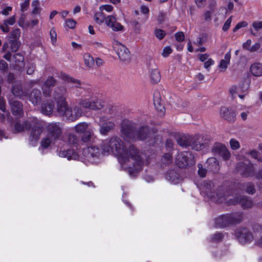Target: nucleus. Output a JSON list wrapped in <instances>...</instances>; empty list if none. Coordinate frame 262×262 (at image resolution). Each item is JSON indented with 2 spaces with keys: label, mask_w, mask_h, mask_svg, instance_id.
<instances>
[{
  "label": "nucleus",
  "mask_w": 262,
  "mask_h": 262,
  "mask_svg": "<svg viewBox=\"0 0 262 262\" xmlns=\"http://www.w3.org/2000/svg\"><path fill=\"white\" fill-rule=\"evenodd\" d=\"M67 89L63 86L55 88L53 98L56 103V111L59 115L66 117L69 121H73L81 116V110L78 106L69 107L67 101Z\"/></svg>",
  "instance_id": "obj_1"
},
{
  "label": "nucleus",
  "mask_w": 262,
  "mask_h": 262,
  "mask_svg": "<svg viewBox=\"0 0 262 262\" xmlns=\"http://www.w3.org/2000/svg\"><path fill=\"white\" fill-rule=\"evenodd\" d=\"M121 132L124 138L134 141L145 140L150 134L149 127L143 126L137 129L135 124L128 120L122 121Z\"/></svg>",
  "instance_id": "obj_2"
},
{
  "label": "nucleus",
  "mask_w": 262,
  "mask_h": 262,
  "mask_svg": "<svg viewBox=\"0 0 262 262\" xmlns=\"http://www.w3.org/2000/svg\"><path fill=\"white\" fill-rule=\"evenodd\" d=\"M107 145L106 142H102L99 146L88 147L83 149V154L89 161L94 163L95 159L99 158L101 155H107L106 152H108V149L105 148V146Z\"/></svg>",
  "instance_id": "obj_3"
},
{
  "label": "nucleus",
  "mask_w": 262,
  "mask_h": 262,
  "mask_svg": "<svg viewBox=\"0 0 262 262\" xmlns=\"http://www.w3.org/2000/svg\"><path fill=\"white\" fill-rule=\"evenodd\" d=\"M243 220V214L239 213L221 215L215 220L216 227L224 228L231 224H238Z\"/></svg>",
  "instance_id": "obj_4"
},
{
  "label": "nucleus",
  "mask_w": 262,
  "mask_h": 262,
  "mask_svg": "<svg viewBox=\"0 0 262 262\" xmlns=\"http://www.w3.org/2000/svg\"><path fill=\"white\" fill-rule=\"evenodd\" d=\"M102 142L107 143V145L105 146V148L108 149V152H106L107 155L113 153L121 157L123 156L124 154H125L126 150H124L123 142L118 137H113L108 142L104 141Z\"/></svg>",
  "instance_id": "obj_5"
},
{
  "label": "nucleus",
  "mask_w": 262,
  "mask_h": 262,
  "mask_svg": "<svg viewBox=\"0 0 262 262\" xmlns=\"http://www.w3.org/2000/svg\"><path fill=\"white\" fill-rule=\"evenodd\" d=\"M176 162L179 168H186L195 163L194 157L190 151H183L177 155Z\"/></svg>",
  "instance_id": "obj_6"
},
{
  "label": "nucleus",
  "mask_w": 262,
  "mask_h": 262,
  "mask_svg": "<svg viewBox=\"0 0 262 262\" xmlns=\"http://www.w3.org/2000/svg\"><path fill=\"white\" fill-rule=\"evenodd\" d=\"M124 150H126L125 154H123V156H121L124 162L128 161L130 157L138 166L140 167L142 166L143 162L140 156L139 150L134 145H131L128 149L124 148Z\"/></svg>",
  "instance_id": "obj_7"
},
{
  "label": "nucleus",
  "mask_w": 262,
  "mask_h": 262,
  "mask_svg": "<svg viewBox=\"0 0 262 262\" xmlns=\"http://www.w3.org/2000/svg\"><path fill=\"white\" fill-rule=\"evenodd\" d=\"M236 170L243 177H248L254 176V167L249 160H245L237 163Z\"/></svg>",
  "instance_id": "obj_8"
},
{
  "label": "nucleus",
  "mask_w": 262,
  "mask_h": 262,
  "mask_svg": "<svg viewBox=\"0 0 262 262\" xmlns=\"http://www.w3.org/2000/svg\"><path fill=\"white\" fill-rule=\"evenodd\" d=\"M211 150L214 155L221 157L225 161L229 160L231 157L230 151L221 143L215 142L212 147Z\"/></svg>",
  "instance_id": "obj_9"
},
{
  "label": "nucleus",
  "mask_w": 262,
  "mask_h": 262,
  "mask_svg": "<svg viewBox=\"0 0 262 262\" xmlns=\"http://www.w3.org/2000/svg\"><path fill=\"white\" fill-rule=\"evenodd\" d=\"M113 48L121 60L124 61H129L130 58V52L125 46L116 40L114 43Z\"/></svg>",
  "instance_id": "obj_10"
},
{
  "label": "nucleus",
  "mask_w": 262,
  "mask_h": 262,
  "mask_svg": "<svg viewBox=\"0 0 262 262\" xmlns=\"http://www.w3.org/2000/svg\"><path fill=\"white\" fill-rule=\"evenodd\" d=\"M47 130L48 137L55 140L59 139L62 133L61 123L53 122L49 124L47 126Z\"/></svg>",
  "instance_id": "obj_11"
},
{
  "label": "nucleus",
  "mask_w": 262,
  "mask_h": 262,
  "mask_svg": "<svg viewBox=\"0 0 262 262\" xmlns=\"http://www.w3.org/2000/svg\"><path fill=\"white\" fill-rule=\"evenodd\" d=\"M228 202L230 204L232 205L239 204L244 209L251 208L253 205V203L249 197L242 195L231 199Z\"/></svg>",
  "instance_id": "obj_12"
},
{
  "label": "nucleus",
  "mask_w": 262,
  "mask_h": 262,
  "mask_svg": "<svg viewBox=\"0 0 262 262\" xmlns=\"http://www.w3.org/2000/svg\"><path fill=\"white\" fill-rule=\"evenodd\" d=\"M199 188L201 190V192L207 195L209 198H212L214 196V192L213 191L214 184L211 181H203L199 184Z\"/></svg>",
  "instance_id": "obj_13"
},
{
  "label": "nucleus",
  "mask_w": 262,
  "mask_h": 262,
  "mask_svg": "<svg viewBox=\"0 0 262 262\" xmlns=\"http://www.w3.org/2000/svg\"><path fill=\"white\" fill-rule=\"evenodd\" d=\"M238 241L242 244L251 242L253 239L252 233L246 228H242L236 232Z\"/></svg>",
  "instance_id": "obj_14"
},
{
  "label": "nucleus",
  "mask_w": 262,
  "mask_h": 262,
  "mask_svg": "<svg viewBox=\"0 0 262 262\" xmlns=\"http://www.w3.org/2000/svg\"><path fill=\"white\" fill-rule=\"evenodd\" d=\"M80 104L84 108L93 110H101L103 107V104L99 99H84L81 101Z\"/></svg>",
  "instance_id": "obj_15"
},
{
  "label": "nucleus",
  "mask_w": 262,
  "mask_h": 262,
  "mask_svg": "<svg viewBox=\"0 0 262 262\" xmlns=\"http://www.w3.org/2000/svg\"><path fill=\"white\" fill-rule=\"evenodd\" d=\"M229 195V192L226 191L225 187L221 186L219 187L216 192H214V196L210 199L218 203H223L226 201Z\"/></svg>",
  "instance_id": "obj_16"
},
{
  "label": "nucleus",
  "mask_w": 262,
  "mask_h": 262,
  "mask_svg": "<svg viewBox=\"0 0 262 262\" xmlns=\"http://www.w3.org/2000/svg\"><path fill=\"white\" fill-rule=\"evenodd\" d=\"M54 109L56 110V107H55L54 102L52 99L46 100L41 104L40 112L46 116L51 115Z\"/></svg>",
  "instance_id": "obj_17"
},
{
  "label": "nucleus",
  "mask_w": 262,
  "mask_h": 262,
  "mask_svg": "<svg viewBox=\"0 0 262 262\" xmlns=\"http://www.w3.org/2000/svg\"><path fill=\"white\" fill-rule=\"evenodd\" d=\"M203 139V138L200 135H196L194 137H191V143L190 146L193 149L196 151L200 150L205 147L207 146V142L205 141L207 138L204 140V143H201V140Z\"/></svg>",
  "instance_id": "obj_18"
},
{
  "label": "nucleus",
  "mask_w": 262,
  "mask_h": 262,
  "mask_svg": "<svg viewBox=\"0 0 262 262\" xmlns=\"http://www.w3.org/2000/svg\"><path fill=\"white\" fill-rule=\"evenodd\" d=\"M12 114L15 116H21L23 114V105L21 103L13 99L9 100Z\"/></svg>",
  "instance_id": "obj_19"
},
{
  "label": "nucleus",
  "mask_w": 262,
  "mask_h": 262,
  "mask_svg": "<svg viewBox=\"0 0 262 262\" xmlns=\"http://www.w3.org/2000/svg\"><path fill=\"white\" fill-rule=\"evenodd\" d=\"M165 178L167 180L174 184L179 183L182 180L178 168L168 170L165 174Z\"/></svg>",
  "instance_id": "obj_20"
},
{
  "label": "nucleus",
  "mask_w": 262,
  "mask_h": 262,
  "mask_svg": "<svg viewBox=\"0 0 262 262\" xmlns=\"http://www.w3.org/2000/svg\"><path fill=\"white\" fill-rule=\"evenodd\" d=\"M220 112L222 117L228 121L233 122L235 121L236 114L233 110L222 106L221 108Z\"/></svg>",
  "instance_id": "obj_21"
},
{
  "label": "nucleus",
  "mask_w": 262,
  "mask_h": 262,
  "mask_svg": "<svg viewBox=\"0 0 262 262\" xmlns=\"http://www.w3.org/2000/svg\"><path fill=\"white\" fill-rule=\"evenodd\" d=\"M205 167L207 168L208 171H211L213 173H216L220 170L219 161L214 157H211L207 159L205 164Z\"/></svg>",
  "instance_id": "obj_22"
},
{
  "label": "nucleus",
  "mask_w": 262,
  "mask_h": 262,
  "mask_svg": "<svg viewBox=\"0 0 262 262\" xmlns=\"http://www.w3.org/2000/svg\"><path fill=\"white\" fill-rule=\"evenodd\" d=\"M42 94L37 89H33L29 94V99L34 105H38L41 102Z\"/></svg>",
  "instance_id": "obj_23"
},
{
  "label": "nucleus",
  "mask_w": 262,
  "mask_h": 262,
  "mask_svg": "<svg viewBox=\"0 0 262 262\" xmlns=\"http://www.w3.org/2000/svg\"><path fill=\"white\" fill-rule=\"evenodd\" d=\"M14 68L18 71L22 70L25 67L24 57L21 53H15L13 55Z\"/></svg>",
  "instance_id": "obj_24"
},
{
  "label": "nucleus",
  "mask_w": 262,
  "mask_h": 262,
  "mask_svg": "<svg viewBox=\"0 0 262 262\" xmlns=\"http://www.w3.org/2000/svg\"><path fill=\"white\" fill-rule=\"evenodd\" d=\"M11 92L15 97L21 98L23 94L21 82L19 81H14L12 85Z\"/></svg>",
  "instance_id": "obj_25"
},
{
  "label": "nucleus",
  "mask_w": 262,
  "mask_h": 262,
  "mask_svg": "<svg viewBox=\"0 0 262 262\" xmlns=\"http://www.w3.org/2000/svg\"><path fill=\"white\" fill-rule=\"evenodd\" d=\"M177 143L182 147L190 146L191 137L186 135H179L176 137Z\"/></svg>",
  "instance_id": "obj_26"
},
{
  "label": "nucleus",
  "mask_w": 262,
  "mask_h": 262,
  "mask_svg": "<svg viewBox=\"0 0 262 262\" xmlns=\"http://www.w3.org/2000/svg\"><path fill=\"white\" fill-rule=\"evenodd\" d=\"M42 132V129L38 126H35L32 128L30 134V142L35 143L37 141Z\"/></svg>",
  "instance_id": "obj_27"
},
{
  "label": "nucleus",
  "mask_w": 262,
  "mask_h": 262,
  "mask_svg": "<svg viewBox=\"0 0 262 262\" xmlns=\"http://www.w3.org/2000/svg\"><path fill=\"white\" fill-rule=\"evenodd\" d=\"M115 126V123L112 121L104 123L100 128V132L102 135H105L113 129Z\"/></svg>",
  "instance_id": "obj_28"
},
{
  "label": "nucleus",
  "mask_w": 262,
  "mask_h": 262,
  "mask_svg": "<svg viewBox=\"0 0 262 262\" xmlns=\"http://www.w3.org/2000/svg\"><path fill=\"white\" fill-rule=\"evenodd\" d=\"M95 136L92 130H88L81 137V141L84 143H91L94 141Z\"/></svg>",
  "instance_id": "obj_29"
},
{
  "label": "nucleus",
  "mask_w": 262,
  "mask_h": 262,
  "mask_svg": "<svg viewBox=\"0 0 262 262\" xmlns=\"http://www.w3.org/2000/svg\"><path fill=\"white\" fill-rule=\"evenodd\" d=\"M250 71L255 76H262V64L259 63L253 64L250 67Z\"/></svg>",
  "instance_id": "obj_30"
},
{
  "label": "nucleus",
  "mask_w": 262,
  "mask_h": 262,
  "mask_svg": "<svg viewBox=\"0 0 262 262\" xmlns=\"http://www.w3.org/2000/svg\"><path fill=\"white\" fill-rule=\"evenodd\" d=\"M161 74L159 70L157 68L152 69L150 72V78L152 83L157 84L161 80Z\"/></svg>",
  "instance_id": "obj_31"
},
{
  "label": "nucleus",
  "mask_w": 262,
  "mask_h": 262,
  "mask_svg": "<svg viewBox=\"0 0 262 262\" xmlns=\"http://www.w3.org/2000/svg\"><path fill=\"white\" fill-rule=\"evenodd\" d=\"M67 140L69 144L74 146H77L81 142L76 135L71 133L68 134Z\"/></svg>",
  "instance_id": "obj_32"
},
{
  "label": "nucleus",
  "mask_w": 262,
  "mask_h": 262,
  "mask_svg": "<svg viewBox=\"0 0 262 262\" xmlns=\"http://www.w3.org/2000/svg\"><path fill=\"white\" fill-rule=\"evenodd\" d=\"M59 77L64 81L70 82L74 84L76 83H78V84H81L80 80L75 79L73 77H70L69 75L66 74L65 73H61Z\"/></svg>",
  "instance_id": "obj_33"
},
{
  "label": "nucleus",
  "mask_w": 262,
  "mask_h": 262,
  "mask_svg": "<svg viewBox=\"0 0 262 262\" xmlns=\"http://www.w3.org/2000/svg\"><path fill=\"white\" fill-rule=\"evenodd\" d=\"M243 188L245 191L249 194H253L256 191L254 184L251 182L244 184Z\"/></svg>",
  "instance_id": "obj_34"
},
{
  "label": "nucleus",
  "mask_w": 262,
  "mask_h": 262,
  "mask_svg": "<svg viewBox=\"0 0 262 262\" xmlns=\"http://www.w3.org/2000/svg\"><path fill=\"white\" fill-rule=\"evenodd\" d=\"M85 65L88 67H92L94 65V59L89 53H85L83 56Z\"/></svg>",
  "instance_id": "obj_35"
},
{
  "label": "nucleus",
  "mask_w": 262,
  "mask_h": 262,
  "mask_svg": "<svg viewBox=\"0 0 262 262\" xmlns=\"http://www.w3.org/2000/svg\"><path fill=\"white\" fill-rule=\"evenodd\" d=\"M8 42L10 45V48L11 52H15L19 49L20 46V42L19 41L8 39Z\"/></svg>",
  "instance_id": "obj_36"
},
{
  "label": "nucleus",
  "mask_w": 262,
  "mask_h": 262,
  "mask_svg": "<svg viewBox=\"0 0 262 262\" xmlns=\"http://www.w3.org/2000/svg\"><path fill=\"white\" fill-rule=\"evenodd\" d=\"M88 124L85 122H81L75 126V129L77 133H84L88 130Z\"/></svg>",
  "instance_id": "obj_37"
},
{
  "label": "nucleus",
  "mask_w": 262,
  "mask_h": 262,
  "mask_svg": "<svg viewBox=\"0 0 262 262\" xmlns=\"http://www.w3.org/2000/svg\"><path fill=\"white\" fill-rule=\"evenodd\" d=\"M54 141H55V139H52L47 135L46 137L41 140V144L42 147L46 148L48 147L50 144Z\"/></svg>",
  "instance_id": "obj_38"
},
{
  "label": "nucleus",
  "mask_w": 262,
  "mask_h": 262,
  "mask_svg": "<svg viewBox=\"0 0 262 262\" xmlns=\"http://www.w3.org/2000/svg\"><path fill=\"white\" fill-rule=\"evenodd\" d=\"M20 35V30L18 28L16 29L11 33L8 39L19 41L18 39L19 38Z\"/></svg>",
  "instance_id": "obj_39"
},
{
  "label": "nucleus",
  "mask_w": 262,
  "mask_h": 262,
  "mask_svg": "<svg viewBox=\"0 0 262 262\" xmlns=\"http://www.w3.org/2000/svg\"><path fill=\"white\" fill-rule=\"evenodd\" d=\"M56 80L52 76H49L44 82V86L48 88H53L55 85Z\"/></svg>",
  "instance_id": "obj_40"
},
{
  "label": "nucleus",
  "mask_w": 262,
  "mask_h": 262,
  "mask_svg": "<svg viewBox=\"0 0 262 262\" xmlns=\"http://www.w3.org/2000/svg\"><path fill=\"white\" fill-rule=\"evenodd\" d=\"M67 152V158L68 160H76L78 158V154L73 149L69 148Z\"/></svg>",
  "instance_id": "obj_41"
},
{
  "label": "nucleus",
  "mask_w": 262,
  "mask_h": 262,
  "mask_svg": "<svg viewBox=\"0 0 262 262\" xmlns=\"http://www.w3.org/2000/svg\"><path fill=\"white\" fill-rule=\"evenodd\" d=\"M249 87V84L247 81H244L242 82V83L239 85V86L238 88L239 89V93L246 94V92L248 90Z\"/></svg>",
  "instance_id": "obj_42"
},
{
  "label": "nucleus",
  "mask_w": 262,
  "mask_h": 262,
  "mask_svg": "<svg viewBox=\"0 0 262 262\" xmlns=\"http://www.w3.org/2000/svg\"><path fill=\"white\" fill-rule=\"evenodd\" d=\"M154 33L156 37L160 40L162 39L166 35L165 31L160 29H156Z\"/></svg>",
  "instance_id": "obj_43"
},
{
  "label": "nucleus",
  "mask_w": 262,
  "mask_h": 262,
  "mask_svg": "<svg viewBox=\"0 0 262 262\" xmlns=\"http://www.w3.org/2000/svg\"><path fill=\"white\" fill-rule=\"evenodd\" d=\"M116 21V18L112 15H109L105 18V23L106 25L111 28L115 21Z\"/></svg>",
  "instance_id": "obj_44"
},
{
  "label": "nucleus",
  "mask_w": 262,
  "mask_h": 262,
  "mask_svg": "<svg viewBox=\"0 0 262 262\" xmlns=\"http://www.w3.org/2000/svg\"><path fill=\"white\" fill-rule=\"evenodd\" d=\"M198 167L199 168L198 172L199 176L202 178L205 177L206 176L207 171H208L207 168L206 167L203 168V165L201 164H199Z\"/></svg>",
  "instance_id": "obj_45"
},
{
  "label": "nucleus",
  "mask_w": 262,
  "mask_h": 262,
  "mask_svg": "<svg viewBox=\"0 0 262 262\" xmlns=\"http://www.w3.org/2000/svg\"><path fill=\"white\" fill-rule=\"evenodd\" d=\"M229 91L233 99L236 97V95L237 93H239V89L236 85H232L229 89Z\"/></svg>",
  "instance_id": "obj_46"
},
{
  "label": "nucleus",
  "mask_w": 262,
  "mask_h": 262,
  "mask_svg": "<svg viewBox=\"0 0 262 262\" xmlns=\"http://www.w3.org/2000/svg\"><path fill=\"white\" fill-rule=\"evenodd\" d=\"M8 70V64L3 59L0 60V71L2 73L7 72Z\"/></svg>",
  "instance_id": "obj_47"
},
{
  "label": "nucleus",
  "mask_w": 262,
  "mask_h": 262,
  "mask_svg": "<svg viewBox=\"0 0 262 262\" xmlns=\"http://www.w3.org/2000/svg\"><path fill=\"white\" fill-rule=\"evenodd\" d=\"M224 237V235L221 232H217L212 236V241L213 242H219L222 240Z\"/></svg>",
  "instance_id": "obj_48"
},
{
  "label": "nucleus",
  "mask_w": 262,
  "mask_h": 262,
  "mask_svg": "<svg viewBox=\"0 0 262 262\" xmlns=\"http://www.w3.org/2000/svg\"><path fill=\"white\" fill-rule=\"evenodd\" d=\"M112 30L114 31H122L124 29V27L120 24V23L115 21L113 27H111Z\"/></svg>",
  "instance_id": "obj_49"
},
{
  "label": "nucleus",
  "mask_w": 262,
  "mask_h": 262,
  "mask_svg": "<svg viewBox=\"0 0 262 262\" xmlns=\"http://www.w3.org/2000/svg\"><path fill=\"white\" fill-rule=\"evenodd\" d=\"M231 148L233 149H237L239 147V142L234 139H231L230 141Z\"/></svg>",
  "instance_id": "obj_50"
},
{
  "label": "nucleus",
  "mask_w": 262,
  "mask_h": 262,
  "mask_svg": "<svg viewBox=\"0 0 262 262\" xmlns=\"http://www.w3.org/2000/svg\"><path fill=\"white\" fill-rule=\"evenodd\" d=\"M172 51V50L170 46H166L163 50L162 56L164 57H167L171 53Z\"/></svg>",
  "instance_id": "obj_51"
},
{
  "label": "nucleus",
  "mask_w": 262,
  "mask_h": 262,
  "mask_svg": "<svg viewBox=\"0 0 262 262\" xmlns=\"http://www.w3.org/2000/svg\"><path fill=\"white\" fill-rule=\"evenodd\" d=\"M171 155L169 154H165L162 158V162L166 164L171 162Z\"/></svg>",
  "instance_id": "obj_52"
},
{
  "label": "nucleus",
  "mask_w": 262,
  "mask_h": 262,
  "mask_svg": "<svg viewBox=\"0 0 262 262\" xmlns=\"http://www.w3.org/2000/svg\"><path fill=\"white\" fill-rule=\"evenodd\" d=\"M248 25V23L245 21H243L239 22L237 24V25L235 26V27L233 29V31L234 32H235L237 30L241 28L245 27Z\"/></svg>",
  "instance_id": "obj_53"
},
{
  "label": "nucleus",
  "mask_w": 262,
  "mask_h": 262,
  "mask_svg": "<svg viewBox=\"0 0 262 262\" xmlns=\"http://www.w3.org/2000/svg\"><path fill=\"white\" fill-rule=\"evenodd\" d=\"M15 23V16H13L10 17L8 19H5L3 21V24L5 26H8V25H13Z\"/></svg>",
  "instance_id": "obj_54"
},
{
  "label": "nucleus",
  "mask_w": 262,
  "mask_h": 262,
  "mask_svg": "<svg viewBox=\"0 0 262 262\" xmlns=\"http://www.w3.org/2000/svg\"><path fill=\"white\" fill-rule=\"evenodd\" d=\"M67 26L70 29H73L76 24V22L73 19H67L66 20Z\"/></svg>",
  "instance_id": "obj_55"
},
{
  "label": "nucleus",
  "mask_w": 262,
  "mask_h": 262,
  "mask_svg": "<svg viewBox=\"0 0 262 262\" xmlns=\"http://www.w3.org/2000/svg\"><path fill=\"white\" fill-rule=\"evenodd\" d=\"M184 34L182 32H178L175 34L176 39L179 41L182 42L184 40Z\"/></svg>",
  "instance_id": "obj_56"
},
{
  "label": "nucleus",
  "mask_w": 262,
  "mask_h": 262,
  "mask_svg": "<svg viewBox=\"0 0 262 262\" xmlns=\"http://www.w3.org/2000/svg\"><path fill=\"white\" fill-rule=\"evenodd\" d=\"M231 21H232V17L230 16L225 21V23L223 26V30L224 31H226L227 30H228L229 29V28H230V25H231Z\"/></svg>",
  "instance_id": "obj_57"
},
{
  "label": "nucleus",
  "mask_w": 262,
  "mask_h": 262,
  "mask_svg": "<svg viewBox=\"0 0 262 262\" xmlns=\"http://www.w3.org/2000/svg\"><path fill=\"white\" fill-rule=\"evenodd\" d=\"M113 7L110 5H102L100 7L99 9L101 11L105 10L107 12H111L113 10Z\"/></svg>",
  "instance_id": "obj_58"
},
{
  "label": "nucleus",
  "mask_w": 262,
  "mask_h": 262,
  "mask_svg": "<svg viewBox=\"0 0 262 262\" xmlns=\"http://www.w3.org/2000/svg\"><path fill=\"white\" fill-rule=\"evenodd\" d=\"M166 14L163 12H160L158 16L157 20L159 24H162L164 21V19Z\"/></svg>",
  "instance_id": "obj_59"
},
{
  "label": "nucleus",
  "mask_w": 262,
  "mask_h": 262,
  "mask_svg": "<svg viewBox=\"0 0 262 262\" xmlns=\"http://www.w3.org/2000/svg\"><path fill=\"white\" fill-rule=\"evenodd\" d=\"M50 37H51V39L52 41V43H54V42H56V40H57V35H56V33L55 32V30L53 29H52L51 30H50Z\"/></svg>",
  "instance_id": "obj_60"
},
{
  "label": "nucleus",
  "mask_w": 262,
  "mask_h": 262,
  "mask_svg": "<svg viewBox=\"0 0 262 262\" xmlns=\"http://www.w3.org/2000/svg\"><path fill=\"white\" fill-rule=\"evenodd\" d=\"M30 0H25L21 5V11L24 12L26 11L29 7Z\"/></svg>",
  "instance_id": "obj_61"
},
{
  "label": "nucleus",
  "mask_w": 262,
  "mask_h": 262,
  "mask_svg": "<svg viewBox=\"0 0 262 262\" xmlns=\"http://www.w3.org/2000/svg\"><path fill=\"white\" fill-rule=\"evenodd\" d=\"M216 5V3L215 1H212L208 5V8L210 9V11L212 12V13H214L215 11V7Z\"/></svg>",
  "instance_id": "obj_62"
},
{
  "label": "nucleus",
  "mask_w": 262,
  "mask_h": 262,
  "mask_svg": "<svg viewBox=\"0 0 262 262\" xmlns=\"http://www.w3.org/2000/svg\"><path fill=\"white\" fill-rule=\"evenodd\" d=\"M130 25L134 27L136 32H139L140 30V25L138 21L136 20H132L130 22Z\"/></svg>",
  "instance_id": "obj_63"
},
{
  "label": "nucleus",
  "mask_w": 262,
  "mask_h": 262,
  "mask_svg": "<svg viewBox=\"0 0 262 262\" xmlns=\"http://www.w3.org/2000/svg\"><path fill=\"white\" fill-rule=\"evenodd\" d=\"M15 130L17 132H20L24 130V125L19 122H16L14 125Z\"/></svg>",
  "instance_id": "obj_64"
}]
</instances>
